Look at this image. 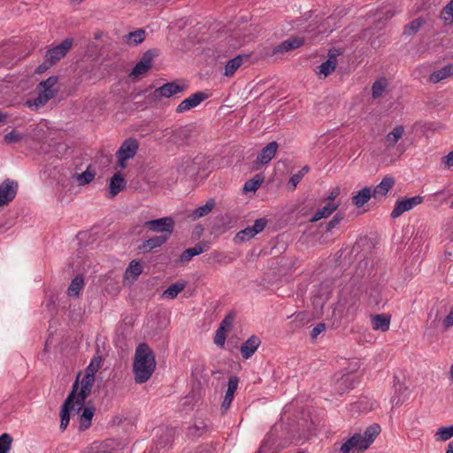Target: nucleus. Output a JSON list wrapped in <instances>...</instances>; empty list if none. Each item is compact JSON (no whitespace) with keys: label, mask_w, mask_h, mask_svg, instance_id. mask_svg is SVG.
Wrapping results in <instances>:
<instances>
[{"label":"nucleus","mask_w":453,"mask_h":453,"mask_svg":"<svg viewBox=\"0 0 453 453\" xmlns=\"http://www.w3.org/2000/svg\"><path fill=\"white\" fill-rule=\"evenodd\" d=\"M101 365V358L95 357L91 360L90 364L86 369L85 374H89L92 377H95L96 372L98 371Z\"/></svg>","instance_id":"nucleus-47"},{"label":"nucleus","mask_w":453,"mask_h":453,"mask_svg":"<svg viewBox=\"0 0 453 453\" xmlns=\"http://www.w3.org/2000/svg\"><path fill=\"white\" fill-rule=\"evenodd\" d=\"M15 38L5 39L0 42V55L7 54L16 45Z\"/></svg>","instance_id":"nucleus-46"},{"label":"nucleus","mask_w":453,"mask_h":453,"mask_svg":"<svg viewBox=\"0 0 453 453\" xmlns=\"http://www.w3.org/2000/svg\"><path fill=\"white\" fill-rule=\"evenodd\" d=\"M214 207H215V201H214V199L211 198L206 202L205 204L201 205V206L197 207L196 209H195L194 211H192V212L189 214V217L193 220L199 219L208 215L212 211V209Z\"/></svg>","instance_id":"nucleus-29"},{"label":"nucleus","mask_w":453,"mask_h":453,"mask_svg":"<svg viewBox=\"0 0 453 453\" xmlns=\"http://www.w3.org/2000/svg\"><path fill=\"white\" fill-rule=\"evenodd\" d=\"M453 77V65H447L444 67L441 68L440 70L434 71L430 75V81L433 83H437L448 77Z\"/></svg>","instance_id":"nucleus-31"},{"label":"nucleus","mask_w":453,"mask_h":453,"mask_svg":"<svg viewBox=\"0 0 453 453\" xmlns=\"http://www.w3.org/2000/svg\"><path fill=\"white\" fill-rule=\"evenodd\" d=\"M58 58H46V60L35 69V73L42 74L52 67Z\"/></svg>","instance_id":"nucleus-48"},{"label":"nucleus","mask_w":453,"mask_h":453,"mask_svg":"<svg viewBox=\"0 0 453 453\" xmlns=\"http://www.w3.org/2000/svg\"><path fill=\"white\" fill-rule=\"evenodd\" d=\"M138 150V142L134 139L126 140L117 151L118 165L121 168L127 167L126 161L133 158Z\"/></svg>","instance_id":"nucleus-6"},{"label":"nucleus","mask_w":453,"mask_h":453,"mask_svg":"<svg viewBox=\"0 0 453 453\" xmlns=\"http://www.w3.org/2000/svg\"><path fill=\"white\" fill-rule=\"evenodd\" d=\"M208 245L205 243H198L196 244L192 248H188L185 250L180 256V262H188L190 261L194 257L200 255L206 251L208 250Z\"/></svg>","instance_id":"nucleus-23"},{"label":"nucleus","mask_w":453,"mask_h":453,"mask_svg":"<svg viewBox=\"0 0 453 453\" xmlns=\"http://www.w3.org/2000/svg\"><path fill=\"white\" fill-rule=\"evenodd\" d=\"M303 43V39L301 38H289L279 45L273 48L272 53L273 54H286L291 52L293 50L299 48Z\"/></svg>","instance_id":"nucleus-16"},{"label":"nucleus","mask_w":453,"mask_h":453,"mask_svg":"<svg viewBox=\"0 0 453 453\" xmlns=\"http://www.w3.org/2000/svg\"><path fill=\"white\" fill-rule=\"evenodd\" d=\"M340 194V190L338 188H334L330 194L327 196V200H329V202H334V200L339 196Z\"/></svg>","instance_id":"nucleus-60"},{"label":"nucleus","mask_w":453,"mask_h":453,"mask_svg":"<svg viewBox=\"0 0 453 453\" xmlns=\"http://www.w3.org/2000/svg\"><path fill=\"white\" fill-rule=\"evenodd\" d=\"M242 45V42L240 40L233 36H224L217 42H209L207 41L191 42L188 51L196 55L224 54L231 53V50L238 49Z\"/></svg>","instance_id":"nucleus-2"},{"label":"nucleus","mask_w":453,"mask_h":453,"mask_svg":"<svg viewBox=\"0 0 453 453\" xmlns=\"http://www.w3.org/2000/svg\"><path fill=\"white\" fill-rule=\"evenodd\" d=\"M264 179L260 175H256L254 178L246 181L243 185V191L245 193L248 192H255L257 190L262 184Z\"/></svg>","instance_id":"nucleus-40"},{"label":"nucleus","mask_w":453,"mask_h":453,"mask_svg":"<svg viewBox=\"0 0 453 453\" xmlns=\"http://www.w3.org/2000/svg\"><path fill=\"white\" fill-rule=\"evenodd\" d=\"M265 226L266 220L265 219H258L255 220L254 225L250 227L252 228L253 233L257 234L265 229Z\"/></svg>","instance_id":"nucleus-52"},{"label":"nucleus","mask_w":453,"mask_h":453,"mask_svg":"<svg viewBox=\"0 0 453 453\" xmlns=\"http://www.w3.org/2000/svg\"><path fill=\"white\" fill-rule=\"evenodd\" d=\"M198 164L196 159L186 157L182 159L181 163L177 166V171L184 175L193 176L198 171Z\"/></svg>","instance_id":"nucleus-21"},{"label":"nucleus","mask_w":453,"mask_h":453,"mask_svg":"<svg viewBox=\"0 0 453 453\" xmlns=\"http://www.w3.org/2000/svg\"><path fill=\"white\" fill-rule=\"evenodd\" d=\"M156 369V358L153 351L146 343H141L135 349L133 372L136 383L148 381Z\"/></svg>","instance_id":"nucleus-1"},{"label":"nucleus","mask_w":453,"mask_h":453,"mask_svg":"<svg viewBox=\"0 0 453 453\" xmlns=\"http://www.w3.org/2000/svg\"><path fill=\"white\" fill-rule=\"evenodd\" d=\"M338 207L339 203L335 202H327L324 206L315 211L311 221L316 222L321 219L329 217Z\"/></svg>","instance_id":"nucleus-24"},{"label":"nucleus","mask_w":453,"mask_h":453,"mask_svg":"<svg viewBox=\"0 0 453 453\" xmlns=\"http://www.w3.org/2000/svg\"><path fill=\"white\" fill-rule=\"evenodd\" d=\"M226 338V332L218 328L214 337V343L219 347H224Z\"/></svg>","instance_id":"nucleus-51"},{"label":"nucleus","mask_w":453,"mask_h":453,"mask_svg":"<svg viewBox=\"0 0 453 453\" xmlns=\"http://www.w3.org/2000/svg\"><path fill=\"white\" fill-rule=\"evenodd\" d=\"M256 234L253 233V230L250 226L246 227L245 229L240 231L236 234V238L240 239L242 242H245L254 237Z\"/></svg>","instance_id":"nucleus-49"},{"label":"nucleus","mask_w":453,"mask_h":453,"mask_svg":"<svg viewBox=\"0 0 453 453\" xmlns=\"http://www.w3.org/2000/svg\"><path fill=\"white\" fill-rule=\"evenodd\" d=\"M404 134V127L403 126H396L390 131L384 140V145L387 149L394 148L399 140L403 136Z\"/></svg>","instance_id":"nucleus-22"},{"label":"nucleus","mask_w":453,"mask_h":453,"mask_svg":"<svg viewBox=\"0 0 453 453\" xmlns=\"http://www.w3.org/2000/svg\"><path fill=\"white\" fill-rule=\"evenodd\" d=\"M354 386V379L350 374L342 375L341 379L337 380V389L341 394L353 388Z\"/></svg>","instance_id":"nucleus-36"},{"label":"nucleus","mask_w":453,"mask_h":453,"mask_svg":"<svg viewBox=\"0 0 453 453\" xmlns=\"http://www.w3.org/2000/svg\"><path fill=\"white\" fill-rule=\"evenodd\" d=\"M336 65L337 58H327L317 67L315 73L319 79H325L335 70Z\"/></svg>","instance_id":"nucleus-25"},{"label":"nucleus","mask_w":453,"mask_h":453,"mask_svg":"<svg viewBox=\"0 0 453 453\" xmlns=\"http://www.w3.org/2000/svg\"><path fill=\"white\" fill-rule=\"evenodd\" d=\"M425 20L422 18L416 19L404 27L403 35L410 36L415 35L424 25Z\"/></svg>","instance_id":"nucleus-39"},{"label":"nucleus","mask_w":453,"mask_h":453,"mask_svg":"<svg viewBox=\"0 0 453 453\" xmlns=\"http://www.w3.org/2000/svg\"><path fill=\"white\" fill-rule=\"evenodd\" d=\"M388 83L386 78H380L374 81L372 87V96L373 98H379L386 90Z\"/></svg>","instance_id":"nucleus-38"},{"label":"nucleus","mask_w":453,"mask_h":453,"mask_svg":"<svg viewBox=\"0 0 453 453\" xmlns=\"http://www.w3.org/2000/svg\"><path fill=\"white\" fill-rule=\"evenodd\" d=\"M325 325L320 323V324H318L312 330H311V335L312 338H317V336L322 333L324 330H325Z\"/></svg>","instance_id":"nucleus-58"},{"label":"nucleus","mask_w":453,"mask_h":453,"mask_svg":"<svg viewBox=\"0 0 453 453\" xmlns=\"http://www.w3.org/2000/svg\"><path fill=\"white\" fill-rule=\"evenodd\" d=\"M73 45V39L65 38L59 44L49 49L46 57H64L70 51Z\"/></svg>","instance_id":"nucleus-17"},{"label":"nucleus","mask_w":453,"mask_h":453,"mask_svg":"<svg viewBox=\"0 0 453 453\" xmlns=\"http://www.w3.org/2000/svg\"><path fill=\"white\" fill-rule=\"evenodd\" d=\"M339 453H356L351 444L347 440L339 449Z\"/></svg>","instance_id":"nucleus-56"},{"label":"nucleus","mask_w":453,"mask_h":453,"mask_svg":"<svg viewBox=\"0 0 453 453\" xmlns=\"http://www.w3.org/2000/svg\"><path fill=\"white\" fill-rule=\"evenodd\" d=\"M78 389V379L73 385V388L71 393L68 395L67 398L65 400L61 410H60V426L59 428L63 432L68 426L70 421V412H79L77 411L76 401L74 400L75 392Z\"/></svg>","instance_id":"nucleus-5"},{"label":"nucleus","mask_w":453,"mask_h":453,"mask_svg":"<svg viewBox=\"0 0 453 453\" xmlns=\"http://www.w3.org/2000/svg\"><path fill=\"white\" fill-rule=\"evenodd\" d=\"M244 58H229L224 66V75L231 77L234 73L244 65Z\"/></svg>","instance_id":"nucleus-34"},{"label":"nucleus","mask_w":453,"mask_h":453,"mask_svg":"<svg viewBox=\"0 0 453 453\" xmlns=\"http://www.w3.org/2000/svg\"><path fill=\"white\" fill-rule=\"evenodd\" d=\"M300 181H301L300 177H299V176H297L296 174H293V175L290 177V179H289V180H288V188H290V189L294 190V189L296 188L297 184H298Z\"/></svg>","instance_id":"nucleus-55"},{"label":"nucleus","mask_w":453,"mask_h":453,"mask_svg":"<svg viewBox=\"0 0 453 453\" xmlns=\"http://www.w3.org/2000/svg\"><path fill=\"white\" fill-rule=\"evenodd\" d=\"M152 58H142L140 62H138L132 71L129 73V78L133 81H138L140 78L143 77L147 74V73L151 69Z\"/></svg>","instance_id":"nucleus-14"},{"label":"nucleus","mask_w":453,"mask_h":453,"mask_svg":"<svg viewBox=\"0 0 453 453\" xmlns=\"http://www.w3.org/2000/svg\"><path fill=\"white\" fill-rule=\"evenodd\" d=\"M238 382L239 380L236 376H232L229 378L227 383V390L226 392V395L221 404L222 412H226L229 409L234 400V393L237 390Z\"/></svg>","instance_id":"nucleus-15"},{"label":"nucleus","mask_w":453,"mask_h":453,"mask_svg":"<svg viewBox=\"0 0 453 453\" xmlns=\"http://www.w3.org/2000/svg\"><path fill=\"white\" fill-rule=\"evenodd\" d=\"M392 403L395 404V405H400L403 403V400H402L400 397L396 396V395H394L392 397Z\"/></svg>","instance_id":"nucleus-63"},{"label":"nucleus","mask_w":453,"mask_h":453,"mask_svg":"<svg viewBox=\"0 0 453 453\" xmlns=\"http://www.w3.org/2000/svg\"><path fill=\"white\" fill-rule=\"evenodd\" d=\"M342 54H344V52L341 51L340 50L333 49L329 51L328 57H330V58L339 57L340 55H342Z\"/></svg>","instance_id":"nucleus-62"},{"label":"nucleus","mask_w":453,"mask_h":453,"mask_svg":"<svg viewBox=\"0 0 453 453\" xmlns=\"http://www.w3.org/2000/svg\"><path fill=\"white\" fill-rule=\"evenodd\" d=\"M372 196V188L364 187L352 196V203L360 208L364 206Z\"/></svg>","instance_id":"nucleus-26"},{"label":"nucleus","mask_w":453,"mask_h":453,"mask_svg":"<svg viewBox=\"0 0 453 453\" xmlns=\"http://www.w3.org/2000/svg\"><path fill=\"white\" fill-rule=\"evenodd\" d=\"M166 240L167 237L162 235L151 237L143 242V248L150 250H153L163 245Z\"/></svg>","instance_id":"nucleus-41"},{"label":"nucleus","mask_w":453,"mask_h":453,"mask_svg":"<svg viewBox=\"0 0 453 453\" xmlns=\"http://www.w3.org/2000/svg\"><path fill=\"white\" fill-rule=\"evenodd\" d=\"M24 138H25L24 134H22L17 130H12L4 135V142L6 144H12V143H17V142H20Z\"/></svg>","instance_id":"nucleus-44"},{"label":"nucleus","mask_w":453,"mask_h":453,"mask_svg":"<svg viewBox=\"0 0 453 453\" xmlns=\"http://www.w3.org/2000/svg\"><path fill=\"white\" fill-rule=\"evenodd\" d=\"M186 287V282L180 280L170 285L162 293V298L165 299H174Z\"/></svg>","instance_id":"nucleus-30"},{"label":"nucleus","mask_w":453,"mask_h":453,"mask_svg":"<svg viewBox=\"0 0 453 453\" xmlns=\"http://www.w3.org/2000/svg\"><path fill=\"white\" fill-rule=\"evenodd\" d=\"M441 19L448 24H453V0L443 8Z\"/></svg>","instance_id":"nucleus-45"},{"label":"nucleus","mask_w":453,"mask_h":453,"mask_svg":"<svg viewBox=\"0 0 453 453\" xmlns=\"http://www.w3.org/2000/svg\"><path fill=\"white\" fill-rule=\"evenodd\" d=\"M423 202V197L416 196L409 198L399 199L395 202V206L391 211V217L396 219L403 213L412 210L415 206Z\"/></svg>","instance_id":"nucleus-9"},{"label":"nucleus","mask_w":453,"mask_h":453,"mask_svg":"<svg viewBox=\"0 0 453 453\" xmlns=\"http://www.w3.org/2000/svg\"><path fill=\"white\" fill-rule=\"evenodd\" d=\"M13 439L9 434L0 435V453H9L12 448Z\"/></svg>","instance_id":"nucleus-43"},{"label":"nucleus","mask_w":453,"mask_h":453,"mask_svg":"<svg viewBox=\"0 0 453 453\" xmlns=\"http://www.w3.org/2000/svg\"><path fill=\"white\" fill-rule=\"evenodd\" d=\"M209 97V94L204 91H198L183 101L176 108V112L180 113L187 111H189L197 105H199L203 101L206 100Z\"/></svg>","instance_id":"nucleus-12"},{"label":"nucleus","mask_w":453,"mask_h":453,"mask_svg":"<svg viewBox=\"0 0 453 453\" xmlns=\"http://www.w3.org/2000/svg\"><path fill=\"white\" fill-rule=\"evenodd\" d=\"M126 186V180L123 178V176L117 173H115L110 180L109 185V192L111 195V197H114L116 195H118Z\"/></svg>","instance_id":"nucleus-27"},{"label":"nucleus","mask_w":453,"mask_h":453,"mask_svg":"<svg viewBox=\"0 0 453 453\" xmlns=\"http://www.w3.org/2000/svg\"><path fill=\"white\" fill-rule=\"evenodd\" d=\"M58 81V76H50L47 80L38 83L36 86L37 96L33 99L27 100L26 105L35 110L44 106L50 99L58 95L59 90Z\"/></svg>","instance_id":"nucleus-3"},{"label":"nucleus","mask_w":453,"mask_h":453,"mask_svg":"<svg viewBox=\"0 0 453 453\" xmlns=\"http://www.w3.org/2000/svg\"><path fill=\"white\" fill-rule=\"evenodd\" d=\"M95 409L93 407H85L80 417V430L84 431L91 426V420L94 417Z\"/></svg>","instance_id":"nucleus-32"},{"label":"nucleus","mask_w":453,"mask_h":453,"mask_svg":"<svg viewBox=\"0 0 453 453\" xmlns=\"http://www.w3.org/2000/svg\"><path fill=\"white\" fill-rule=\"evenodd\" d=\"M342 219V216L340 214H335L333 219L327 224V230H331L334 228Z\"/></svg>","instance_id":"nucleus-54"},{"label":"nucleus","mask_w":453,"mask_h":453,"mask_svg":"<svg viewBox=\"0 0 453 453\" xmlns=\"http://www.w3.org/2000/svg\"><path fill=\"white\" fill-rule=\"evenodd\" d=\"M278 148L279 144L275 141L271 142L266 146H265L254 162V168L258 170L262 165L269 164L271 160L275 157Z\"/></svg>","instance_id":"nucleus-11"},{"label":"nucleus","mask_w":453,"mask_h":453,"mask_svg":"<svg viewBox=\"0 0 453 453\" xmlns=\"http://www.w3.org/2000/svg\"><path fill=\"white\" fill-rule=\"evenodd\" d=\"M95 178V172L90 170V166H88L86 171L77 175V181L80 186H83L90 183Z\"/></svg>","instance_id":"nucleus-42"},{"label":"nucleus","mask_w":453,"mask_h":453,"mask_svg":"<svg viewBox=\"0 0 453 453\" xmlns=\"http://www.w3.org/2000/svg\"><path fill=\"white\" fill-rule=\"evenodd\" d=\"M146 36V32L143 29H136L133 32L124 35L123 41L129 46H136L142 43Z\"/></svg>","instance_id":"nucleus-28"},{"label":"nucleus","mask_w":453,"mask_h":453,"mask_svg":"<svg viewBox=\"0 0 453 453\" xmlns=\"http://www.w3.org/2000/svg\"><path fill=\"white\" fill-rule=\"evenodd\" d=\"M395 180L392 177L385 176L375 188H372V196L374 198L385 196L393 188Z\"/></svg>","instance_id":"nucleus-20"},{"label":"nucleus","mask_w":453,"mask_h":453,"mask_svg":"<svg viewBox=\"0 0 453 453\" xmlns=\"http://www.w3.org/2000/svg\"><path fill=\"white\" fill-rule=\"evenodd\" d=\"M45 127H46V125L42 124V123L34 126L33 127V134H32L33 139L40 140L41 139L40 133L43 132V129Z\"/></svg>","instance_id":"nucleus-53"},{"label":"nucleus","mask_w":453,"mask_h":453,"mask_svg":"<svg viewBox=\"0 0 453 453\" xmlns=\"http://www.w3.org/2000/svg\"><path fill=\"white\" fill-rule=\"evenodd\" d=\"M18 181L6 179L0 184V207L10 203L18 192Z\"/></svg>","instance_id":"nucleus-8"},{"label":"nucleus","mask_w":453,"mask_h":453,"mask_svg":"<svg viewBox=\"0 0 453 453\" xmlns=\"http://www.w3.org/2000/svg\"><path fill=\"white\" fill-rule=\"evenodd\" d=\"M445 453H453V441L448 444Z\"/></svg>","instance_id":"nucleus-64"},{"label":"nucleus","mask_w":453,"mask_h":453,"mask_svg":"<svg viewBox=\"0 0 453 453\" xmlns=\"http://www.w3.org/2000/svg\"><path fill=\"white\" fill-rule=\"evenodd\" d=\"M142 273V265L136 260H132L126 269L125 278L128 280L132 278V280H135L137 277Z\"/></svg>","instance_id":"nucleus-35"},{"label":"nucleus","mask_w":453,"mask_h":453,"mask_svg":"<svg viewBox=\"0 0 453 453\" xmlns=\"http://www.w3.org/2000/svg\"><path fill=\"white\" fill-rule=\"evenodd\" d=\"M391 316L386 313L371 316V323L373 330L387 332L389 329Z\"/></svg>","instance_id":"nucleus-18"},{"label":"nucleus","mask_w":453,"mask_h":453,"mask_svg":"<svg viewBox=\"0 0 453 453\" xmlns=\"http://www.w3.org/2000/svg\"><path fill=\"white\" fill-rule=\"evenodd\" d=\"M84 286V280L81 275H77L75 278L71 281L68 288H67V295L71 297H76L79 296L81 290L83 288Z\"/></svg>","instance_id":"nucleus-33"},{"label":"nucleus","mask_w":453,"mask_h":453,"mask_svg":"<svg viewBox=\"0 0 453 453\" xmlns=\"http://www.w3.org/2000/svg\"><path fill=\"white\" fill-rule=\"evenodd\" d=\"M260 345V340L257 336H250L242 346L241 354L244 359H249L256 352Z\"/></svg>","instance_id":"nucleus-19"},{"label":"nucleus","mask_w":453,"mask_h":453,"mask_svg":"<svg viewBox=\"0 0 453 453\" xmlns=\"http://www.w3.org/2000/svg\"><path fill=\"white\" fill-rule=\"evenodd\" d=\"M113 441L111 440V441H107L102 447V451L104 452H107V453H116V452H111L110 450H108V448L113 444Z\"/></svg>","instance_id":"nucleus-61"},{"label":"nucleus","mask_w":453,"mask_h":453,"mask_svg":"<svg viewBox=\"0 0 453 453\" xmlns=\"http://www.w3.org/2000/svg\"><path fill=\"white\" fill-rule=\"evenodd\" d=\"M144 226L152 232L172 234L174 227L173 219L171 217H164L157 219L148 220Z\"/></svg>","instance_id":"nucleus-10"},{"label":"nucleus","mask_w":453,"mask_h":453,"mask_svg":"<svg viewBox=\"0 0 453 453\" xmlns=\"http://www.w3.org/2000/svg\"><path fill=\"white\" fill-rule=\"evenodd\" d=\"M95 382V377L84 374L81 381V388L76 390L74 400L76 401L77 411H81L85 403L86 398L91 393Z\"/></svg>","instance_id":"nucleus-7"},{"label":"nucleus","mask_w":453,"mask_h":453,"mask_svg":"<svg viewBox=\"0 0 453 453\" xmlns=\"http://www.w3.org/2000/svg\"><path fill=\"white\" fill-rule=\"evenodd\" d=\"M233 321H234V315L228 314L221 321L219 328L227 333L232 328Z\"/></svg>","instance_id":"nucleus-50"},{"label":"nucleus","mask_w":453,"mask_h":453,"mask_svg":"<svg viewBox=\"0 0 453 453\" xmlns=\"http://www.w3.org/2000/svg\"><path fill=\"white\" fill-rule=\"evenodd\" d=\"M443 162L448 167L453 166V150L443 157Z\"/></svg>","instance_id":"nucleus-59"},{"label":"nucleus","mask_w":453,"mask_h":453,"mask_svg":"<svg viewBox=\"0 0 453 453\" xmlns=\"http://www.w3.org/2000/svg\"><path fill=\"white\" fill-rule=\"evenodd\" d=\"M453 437V425L448 426H441L434 434L436 441H446Z\"/></svg>","instance_id":"nucleus-37"},{"label":"nucleus","mask_w":453,"mask_h":453,"mask_svg":"<svg viewBox=\"0 0 453 453\" xmlns=\"http://www.w3.org/2000/svg\"><path fill=\"white\" fill-rule=\"evenodd\" d=\"M187 86L182 83H177L176 81L165 83L163 86L157 88L154 91V96L157 98L161 97H171L178 93H180L186 89Z\"/></svg>","instance_id":"nucleus-13"},{"label":"nucleus","mask_w":453,"mask_h":453,"mask_svg":"<svg viewBox=\"0 0 453 453\" xmlns=\"http://www.w3.org/2000/svg\"><path fill=\"white\" fill-rule=\"evenodd\" d=\"M443 325L446 329L453 326V305L449 315L444 319Z\"/></svg>","instance_id":"nucleus-57"},{"label":"nucleus","mask_w":453,"mask_h":453,"mask_svg":"<svg viewBox=\"0 0 453 453\" xmlns=\"http://www.w3.org/2000/svg\"><path fill=\"white\" fill-rule=\"evenodd\" d=\"M381 429L378 424H372L366 427L363 434H354L348 439L356 453H359L367 449L374 441L375 438L380 434Z\"/></svg>","instance_id":"nucleus-4"}]
</instances>
